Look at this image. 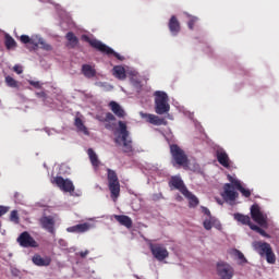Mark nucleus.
Wrapping results in <instances>:
<instances>
[{
  "instance_id": "1",
  "label": "nucleus",
  "mask_w": 279,
  "mask_h": 279,
  "mask_svg": "<svg viewBox=\"0 0 279 279\" xmlns=\"http://www.w3.org/2000/svg\"><path fill=\"white\" fill-rule=\"evenodd\" d=\"M118 125V132L120 135L114 138V143H117V145H121L122 141L123 153L132 154V151H134V146L132 145V138H130V131H128V124L123 121H119Z\"/></svg>"
},
{
  "instance_id": "2",
  "label": "nucleus",
  "mask_w": 279,
  "mask_h": 279,
  "mask_svg": "<svg viewBox=\"0 0 279 279\" xmlns=\"http://www.w3.org/2000/svg\"><path fill=\"white\" fill-rule=\"evenodd\" d=\"M253 250H255V252L259 254L262 258L266 257V263H268V265H276V253H274L271 244L256 241L253 242Z\"/></svg>"
},
{
  "instance_id": "3",
  "label": "nucleus",
  "mask_w": 279,
  "mask_h": 279,
  "mask_svg": "<svg viewBox=\"0 0 279 279\" xmlns=\"http://www.w3.org/2000/svg\"><path fill=\"white\" fill-rule=\"evenodd\" d=\"M82 38L85 40V43H88L90 47L97 49V51H100V53H105L106 56H113L114 58H117V60H120L121 62L125 60V57L119 54L112 48L108 47L106 44L97 39H90L88 35H83Z\"/></svg>"
},
{
  "instance_id": "4",
  "label": "nucleus",
  "mask_w": 279,
  "mask_h": 279,
  "mask_svg": "<svg viewBox=\"0 0 279 279\" xmlns=\"http://www.w3.org/2000/svg\"><path fill=\"white\" fill-rule=\"evenodd\" d=\"M107 180H108V189L111 193V199H113V202H117V199H119V195H121V183L119 182V177L117 175V171L108 168Z\"/></svg>"
},
{
  "instance_id": "5",
  "label": "nucleus",
  "mask_w": 279,
  "mask_h": 279,
  "mask_svg": "<svg viewBox=\"0 0 279 279\" xmlns=\"http://www.w3.org/2000/svg\"><path fill=\"white\" fill-rule=\"evenodd\" d=\"M170 154L172 156L173 167H189V156H186L184 149H181L178 144L170 145Z\"/></svg>"
},
{
  "instance_id": "6",
  "label": "nucleus",
  "mask_w": 279,
  "mask_h": 279,
  "mask_svg": "<svg viewBox=\"0 0 279 279\" xmlns=\"http://www.w3.org/2000/svg\"><path fill=\"white\" fill-rule=\"evenodd\" d=\"M171 110L169 96L165 92H155V112L156 114H168Z\"/></svg>"
},
{
  "instance_id": "7",
  "label": "nucleus",
  "mask_w": 279,
  "mask_h": 279,
  "mask_svg": "<svg viewBox=\"0 0 279 279\" xmlns=\"http://www.w3.org/2000/svg\"><path fill=\"white\" fill-rule=\"evenodd\" d=\"M217 276L219 279L234 278V268L225 262H219L216 266Z\"/></svg>"
},
{
  "instance_id": "8",
  "label": "nucleus",
  "mask_w": 279,
  "mask_h": 279,
  "mask_svg": "<svg viewBox=\"0 0 279 279\" xmlns=\"http://www.w3.org/2000/svg\"><path fill=\"white\" fill-rule=\"evenodd\" d=\"M149 250H150L154 258H156V260H159L160 263H162V260L169 258V251H167V247H165L163 244L150 243Z\"/></svg>"
},
{
  "instance_id": "9",
  "label": "nucleus",
  "mask_w": 279,
  "mask_h": 279,
  "mask_svg": "<svg viewBox=\"0 0 279 279\" xmlns=\"http://www.w3.org/2000/svg\"><path fill=\"white\" fill-rule=\"evenodd\" d=\"M51 182L64 193H73L75 191V185H73V181L69 179H64L62 177H54Z\"/></svg>"
},
{
  "instance_id": "10",
  "label": "nucleus",
  "mask_w": 279,
  "mask_h": 279,
  "mask_svg": "<svg viewBox=\"0 0 279 279\" xmlns=\"http://www.w3.org/2000/svg\"><path fill=\"white\" fill-rule=\"evenodd\" d=\"M251 217L255 223H258V226H267V218L263 215V211H260L258 204L251 206Z\"/></svg>"
},
{
  "instance_id": "11",
  "label": "nucleus",
  "mask_w": 279,
  "mask_h": 279,
  "mask_svg": "<svg viewBox=\"0 0 279 279\" xmlns=\"http://www.w3.org/2000/svg\"><path fill=\"white\" fill-rule=\"evenodd\" d=\"M39 225L49 234H56V218L53 216H43L39 219Z\"/></svg>"
},
{
  "instance_id": "12",
  "label": "nucleus",
  "mask_w": 279,
  "mask_h": 279,
  "mask_svg": "<svg viewBox=\"0 0 279 279\" xmlns=\"http://www.w3.org/2000/svg\"><path fill=\"white\" fill-rule=\"evenodd\" d=\"M17 243L21 247H38V242H36L27 231H24L19 235Z\"/></svg>"
},
{
  "instance_id": "13",
  "label": "nucleus",
  "mask_w": 279,
  "mask_h": 279,
  "mask_svg": "<svg viewBox=\"0 0 279 279\" xmlns=\"http://www.w3.org/2000/svg\"><path fill=\"white\" fill-rule=\"evenodd\" d=\"M168 184H169V187L171 189V191H180V193H182V195L184 193H186V191L189 190L186 187V185L184 184V181L182 180V178H180L178 175L171 177Z\"/></svg>"
},
{
  "instance_id": "14",
  "label": "nucleus",
  "mask_w": 279,
  "mask_h": 279,
  "mask_svg": "<svg viewBox=\"0 0 279 279\" xmlns=\"http://www.w3.org/2000/svg\"><path fill=\"white\" fill-rule=\"evenodd\" d=\"M223 199L226 202H234L239 197V192L234 191V184L232 183H226L223 185V193H222Z\"/></svg>"
},
{
  "instance_id": "15",
  "label": "nucleus",
  "mask_w": 279,
  "mask_h": 279,
  "mask_svg": "<svg viewBox=\"0 0 279 279\" xmlns=\"http://www.w3.org/2000/svg\"><path fill=\"white\" fill-rule=\"evenodd\" d=\"M96 119L100 123L105 124L106 130H114L116 124L112 123V121H117V117H114V114H112L111 112H106L105 116H97Z\"/></svg>"
},
{
  "instance_id": "16",
  "label": "nucleus",
  "mask_w": 279,
  "mask_h": 279,
  "mask_svg": "<svg viewBox=\"0 0 279 279\" xmlns=\"http://www.w3.org/2000/svg\"><path fill=\"white\" fill-rule=\"evenodd\" d=\"M216 158L221 165V167H225L226 169H230V157L228 156V153H226V149L218 148L216 150Z\"/></svg>"
},
{
  "instance_id": "17",
  "label": "nucleus",
  "mask_w": 279,
  "mask_h": 279,
  "mask_svg": "<svg viewBox=\"0 0 279 279\" xmlns=\"http://www.w3.org/2000/svg\"><path fill=\"white\" fill-rule=\"evenodd\" d=\"M143 119H146L147 123H150L151 125H167V119L160 118L156 114L151 113H142Z\"/></svg>"
},
{
  "instance_id": "18",
  "label": "nucleus",
  "mask_w": 279,
  "mask_h": 279,
  "mask_svg": "<svg viewBox=\"0 0 279 279\" xmlns=\"http://www.w3.org/2000/svg\"><path fill=\"white\" fill-rule=\"evenodd\" d=\"M228 180H229V182H231V184H233V186H234V189H236V191H240V193L243 195V197L252 196V191L243 187V185L241 184V181H239L238 179H234L230 174H228Z\"/></svg>"
},
{
  "instance_id": "19",
  "label": "nucleus",
  "mask_w": 279,
  "mask_h": 279,
  "mask_svg": "<svg viewBox=\"0 0 279 279\" xmlns=\"http://www.w3.org/2000/svg\"><path fill=\"white\" fill-rule=\"evenodd\" d=\"M51 256L41 257L40 254H35L32 257V263L36 265V267H49L51 265Z\"/></svg>"
},
{
  "instance_id": "20",
  "label": "nucleus",
  "mask_w": 279,
  "mask_h": 279,
  "mask_svg": "<svg viewBox=\"0 0 279 279\" xmlns=\"http://www.w3.org/2000/svg\"><path fill=\"white\" fill-rule=\"evenodd\" d=\"M109 108L111 110V112H113V114L116 117H118V119H125V110L123 109V107H121V105H119V102L112 100L109 102Z\"/></svg>"
},
{
  "instance_id": "21",
  "label": "nucleus",
  "mask_w": 279,
  "mask_h": 279,
  "mask_svg": "<svg viewBox=\"0 0 279 279\" xmlns=\"http://www.w3.org/2000/svg\"><path fill=\"white\" fill-rule=\"evenodd\" d=\"M89 230H90V225L88 222H84L81 225H75V226L69 227L66 229V232L82 234L84 232H88Z\"/></svg>"
},
{
  "instance_id": "22",
  "label": "nucleus",
  "mask_w": 279,
  "mask_h": 279,
  "mask_svg": "<svg viewBox=\"0 0 279 279\" xmlns=\"http://www.w3.org/2000/svg\"><path fill=\"white\" fill-rule=\"evenodd\" d=\"M168 27L173 36H178V34H180V21H178V17L175 15H172L170 17Z\"/></svg>"
},
{
  "instance_id": "23",
  "label": "nucleus",
  "mask_w": 279,
  "mask_h": 279,
  "mask_svg": "<svg viewBox=\"0 0 279 279\" xmlns=\"http://www.w3.org/2000/svg\"><path fill=\"white\" fill-rule=\"evenodd\" d=\"M114 219H116V221H118V223L120 226H124V228H128V229L132 228L133 222H132V218H130V216L116 215Z\"/></svg>"
},
{
  "instance_id": "24",
  "label": "nucleus",
  "mask_w": 279,
  "mask_h": 279,
  "mask_svg": "<svg viewBox=\"0 0 279 279\" xmlns=\"http://www.w3.org/2000/svg\"><path fill=\"white\" fill-rule=\"evenodd\" d=\"M82 73L87 80H90L97 75V70L93 68L90 64H83L82 65Z\"/></svg>"
},
{
  "instance_id": "25",
  "label": "nucleus",
  "mask_w": 279,
  "mask_h": 279,
  "mask_svg": "<svg viewBox=\"0 0 279 279\" xmlns=\"http://www.w3.org/2000/svg\"><path fill=\"white\" fill-rule=\"evenodd\" d=\"M235 221H239V223H242V226H248L252 229V226H254V223H252V218H250V216H245L243 214H234L233 215Z\"/></svg>"
},
{
  "instance_id": "26",
  "label": "nucleus",
  "mask_w": 279,
  "mask_h": 279,
  "mask_svg": "<svg viewBox=\"0 0 279 279\" xmlns=\"http://www.w3.org/2000/svg\"><path fill=\"white\" fill-rule=\"evenodd\" d=\"M183 195L184 197H186V199H189L190 208H195L196 206H199V199L189 190H186V192H184Z\"/></svg>"
},
{
  "instance_id": "27",
  "label": "nucleus",
  "mask_w": 279,
  "mask_h": 279,
  "mask_svg": "<svg viewBox=\"0 0 279 279\" xmlns=\"http://www.w3.org/2000/svg\"><path fill=\"white\" fill-rule=\"evenodd\" d=\"M113 75L117 77V80H125L128 77V74H125V68L123 65H116L113 66Z\"/></svg>"
},
{
  "instance_id": "28",
  "label": "nucleus",
  "mask_w": 279,
  "mask_h": 279,
  "mask_svg": "<svg viewBox=\"0 0 279 279\" xmlns=\"http://www.w3.org/2000/svg\"><path fill=\"white\" fill-rule=\"evenodd\" d=\"M65 38L69 41V47H71V49H75L76 45L80 43V39H77V36H75L73 32H69L65 35Z\"/></svg>"
},
{
  "instance_id": "29",
  "label": "nucleus",
  "mask_w": 279,
  "mask_h": 279,
  "mask_svg": "<svg viewBox=\"0 0 279 279\" xmlns=\"http://www.w3.org/2000/svg\"><path fill=\"white\" fill-rule=\"evenodd\" d=\"M74 125L78 132H83V134H88V129L84 125V121L81 118H75Z\"/></svg>"
},
{
  "instance_id": "30",
  "label": "nucleus",
  "mask_w": 279,
  "mask_h": 279,
  "mask_svg": "<svg viewBox=\"0 0 279 279\" xmlns=\"http://www.w3.org/2000/svg\"><path fill=\"white\" fill-rule=\"evenodd\" d=\"M87 154L93 167H99V158L97 157L95 150H93V148H88Z\"/></svg>"
},
{
  "instance_id": "31",
  "label": "nucleus",
  "mask_w": 279,
  "mask_h": 279,
  "mask_svg": "<svg viewBox=\"0 0 279 279\" xmlns=\"http://www.w3.org/2000/svg\"><path fill=\"white\" fill-rule=\"evenodd\" d=\"M4 45L7 49H14L16 48V40L12 38L10 35H5L4 37Z\"/></svg>"
},
{
  "instance_id": "32",
  "label": "nucleus",
  "mask_w": 279,
  "mask_h": 279,
  "mask_svg": "<svg viewBox=\"0 0 279 279\" xmlns=\"http://www.w3.org/2000/svg\"><path fill=\"white\" fill-rule=\"evenodd\" d=\"M41 40H43V37H40V36H37V35L32 36L29 45H33V49H38V47H40Z\"/></svg>"
},
{
  "instance_id": "33",
  "label": "nucleus",
  "mask_w": 279,
  "mask_h": 279,
  "mask_svg": "<svg viewBox=\"0 0 279 279\" xmlns=\"http://www.w3.org/2000/svg\"><path fill=\"white\" fill-rule=\"evenodd\" d=\"M5 84L10 88H17L19 87V82H16V80H14V77H12V76H5Z\"/></svg>"
},
{
  "instance_id": "34",
  "label": "nucleus",
  "mask_w": 279,
  "mask_h": 279,
  "mask_svg": "<svg viewBox=\"0 0 279 279\" xmlns=\"http://www.w3.org/2000/svg\"><path fill=\"white\" fill-rule=\"evenodd\" d=\"M251 230H254V232H257V234H260L262 236L269 239V234L256 225L251 226Z\"/></svg>"
},
{
  "instance_id": "35",
  "label": "nucleus",
  "mask_w": 279,
  "mask_h": 279,
  "mask_svg": "<svg viewBox=\"0 0 279 279\" xmlns=\"http://www.w3.org/2000/svg\"><path fill=\"white\" fill-rule=\"evenodd\" d=\"M213 223H215V218L209 217L204 220L203 226H204L205 230H213Z\"/></svg>"
},
{
  "instance_id": "36",
  "label": "nucleus",
  "mask_w": 279,
  "mask_h": 279,
  "mask_svg": "<svg viewBox=\"0 0 279 279\" xmlns=\"http://www.w3.org/2000/svg\"><path fill=\"white\" fill-rule=\"evenodd\" d=\"M39 49H43L44 51H52L53 47L41 38V41H39Z\"/></svg>"
},
{
  "instance_id": "37",
  "label": "nucleus",
  "mask_w": 279,
  "mask_h": 279,
  "mask_svg": "<svg viewBox=\"0 0 279 279\" xmlns=\"http://www.w3.org/2000/svg\"><path fill=\"white\" fill-rule=\"evenodd\" d=\"M189 19H190L187 22L189 29H194L195 24L197 23V21H199V19L197 16H193V15H189Z\"/></svg>"
},
{
  "instance_id": "38",
  "label": "nucleus",
  "mask_w": 279,
  "mask_h": 279,
  "mask_svg": "<svg viewBox=\"0 0 279 279\" xmlns=\"http://www.w3.org/2000/svg\"><path fill=\"white\" fill-rule=\"evenodd\" d=\"M10 221H12V223H20L21 218H19V211L17 210H12L11 211Z\"/></svg>"
},
{
  "instance_id": "39",
  "label": "nucleus",
  "mask_w": 279,
  "mask_h": 279,
  "mask_svg": "<svg viewBox=\"0 0 279 279\" xmlns=\"http://www.w3.org/2000/svg\"><path fill=\"white\" fill-rule=\"evenodd\" d=\"M8 213H10V207L0 205V217H3V215H8ZM2 226L3 225L1 223V220H0V230Z\"/></svg>"
},
{
  "instance_id": "40",
  "label": "nucleus",
  "mask_w": 279,
  "mask_h": 279,
  "mask_svg": "<svg viewBox=\"0 0 279 279\" xmlns=\"http://www.w3.org/2000/svg\"><path fill=\"white\" fill-rule=\"evenodd\" d=\"M20 40L21 43H23V45H29L31 44V40H32V37L27 36V35H22L20 37Z\"/></svg>"
},
{
  "instance_id": "41",
  "label": "nucleus",
  "mask_w": 279,
  "mask_h": 279,
  "mask_svg": "<svg viewBox=\"0 0 279 279\" xmlns=\"http://www.w3.org/2000/svg\"><path fill=\"white\" fill-rule=\"evenodd\" d=\"M235 254L241 263H247V258H245V255L241 251H235Z\"/></svg>"
},
{
  "instance_id": "42",
  "label": "nucleus",
  "mask_w": 279,
  "mask_h": 279,
  "mask_svg": "<svg viewBox=\"0 0 279 279\" xmlns=\"http://www.w3.org/2000/svg\"><path fill=\"white\" fill-rule=\"evenodd\" d=\"M28 84L31 86H34V88H43V84L40 83V81H28Z\"/></svg>"
},
{
  "instance_id": "43",
  "label": "nucleus",
  "mask_w": 279,
  "mask_h": 279,
  "mask_svg": "<svg viewBox=\"0 0 279 279\" xmlns=\"http://www.w3.org/2000/svg\"><path fill=\"white\" fill-rule=\"evenodd\" d=\"M13 71L17 73V75H21L23 73V66L16 64L13 66Z\"/></svg>"
},
{
  "instance_id": "44",
  "label": "nucleus",
  "mask_w": 279,
  "mask_h": 279,
  "mask_svg": "<svg viewBox=\"0 0 279 279\" xmlns=\"http://www.w3.org/2000/svg\"><path fill=\"white\" fill-rule=\"evenodd\" d=\"M88 254H89V252H88V250H86V251L80 252L78 256H81V258H86L88 256Z\"/></svg>"
},
{
  "instance_id": "45",
  "label": "nucleus",
  "mask_w": 279,
  "mask_h": 279,
  "mask_svg": "<svg viewBox=\"0 0 279 279\" xmlns=\"http://www.w3.org/2000/svg\"><path fill=\"white\" fill-rule=\"evenodd\" d=\"M160 197H162V193H160V194H154V195H153V201H154V202H158V199H160Z\"/></svg>"
},
{
  "instance_id": "46",
  "label": "nucleus",
  "mask_w": 279,
  "mask_h": 279,
  "mask_svg": "<svg viewBox=\"0 0 279 279\" xmlns=\"http://www.w3.org/2000/svg\"><path fill=\"white\" fill-rule=\"evenodd\" d=\"M203 211L207 215V217H209V218L213 217V216L210 215V209L204 208Z\"/></svg>"
},
{
  "instance_id": "47",
  "label": "nucleus",
  "mask_w": 279,
  "mask_h": 279,
  "mask_svg": "<svg viewBox=\"0 0 279 279\" xmlns=\"http://www.w3.org/2000/svg\"><path fill=\"white\" fill-rule=\"evenodd\" d=\"M47 94H45V92H40V93H37V97H46Z\"/></svg>"
},
{
  "instance_id": "48",
  "label": "nucleus",
  "mask_w": 279,
  "mask_h": 279,
  "mask_svg": "<svg viewBox=\"0 0 279 279\" xmlns=\"http://www.w3.org/2000/svg\"><path fill=\"white\" fill-rule=\"evenodd\" d=\"M196 172H197V173H199V172H201L199 168L196 170Z\"/></svg>"
},
{
  "instance_id": "49",
  "label": "nucleus",
  "mask_w": 279,
  "mask_h": 279,
  "mask_svg": "<svg viewBox=\"0 0 279 279\" xmlns=\"http://www.w3.org/2000/svg\"><path fill=\"white\" fill-rule=\"evenodd\" d=\"M60 243H64V241H63V240H60Z\"/></svg>"
}]
</instances>
